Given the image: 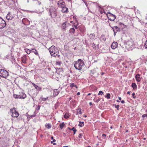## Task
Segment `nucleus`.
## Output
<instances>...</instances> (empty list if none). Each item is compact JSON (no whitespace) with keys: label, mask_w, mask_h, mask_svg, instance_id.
I'll return each mask as SVG.
<instances>
[{"label":"nucleus","mask_w":147,"mask_h":147,"mask_svg":"<svg viewBox=\"0 0 147 147\" xmlns=\"http://www.w3.org/2000/svg\"><path fill=\"white\" fill-rule=\"evenodd\" d=\"M84 65L83 61L80 59H78L77 61L74 62V65L75 68L78 70L82 69V67Z\"/></svg>","instance_id":"obj_1"},{"label":"nucleus","mask_w":147,"mask_h":147,"mask_svg":"<svg viewBox=\"0 0 147 147\" xmlns=\"http://www.w3.org/2000/svg\"><path fill=\"white\" fill-rule=\"evenodd\" d=\"M49 50L51 55L53 57H56L59 53L58 49L54 45H52L49 48Z\"/></svg>","instance_id":"obj_2"},{"label":"nucleus","mask_w":147,"mask_h":147,"mask_svg":"<svg viewBox=\"0 0 147 147\" xmlns=\"http://www.w3.org/2000/svg\"><path fill=\"white\" fill-rule=\"evenodd\" d=\"M50 15L52 19H55L57 16L56 9L54 7H51L49 9Z\"/></svg>","instance_id":"obj_3"},{"label":"nucleus","mask_w":147,"mask_h":147,"mask_svg":"<svg viewBox=\"0 0 147 147\" xmlns=\"http://www.w3.org/2000/svg\"><path fill=\"white\" fill-rule=\"evenodd\" d=\"M9 76L8 72L6 70L3 69H0V76L6 78Z\"/></svg>","instance_id":"obj_4"},{"label":"nucleus","mask_w":147,"mask_h":147,"mask_svg":"<svg viewBox=\"0 0 147 147\" xmlns=\"http://www.w3.org/2000/svg\"><path fill=\"white\" fill-rule=\"evenodd\" d=\"M10 111L12 113L11 116L12 117H17L19 115V114L16 111V109L13 107L10 109Z\"/></svg>","instance_id":"obj_5"},{"label":"nucleus","mask_w":147,"mask_h":147,"mask_svg":"<svg viewBox=\"0 0 147 147\" xmlns=\"http://www.w3.org/2000/svg\"><path fill=\"white\" fill-rule=\"evenodd\" d=\"M109 25L112 29L114 32V36L116 35V34L117 32H119L121 30L120 28L118 27L117 26H114L112 27L111 26L110 24H109Z\"/></svg>","instance_id":"obj_6"},{"label":"nucleus","mask_w":147,"mask_h":147,"mask_svg":"<svg viewBox=\"0 0 147 147\" xmlns=\"http://www.w3.org/2000/svg\"><path fill=\"white\" fill-rule=\"evenodd\" d=\"M107 16L108 20L112 21H114L116 18L115 16L110 12L108 13Z\"/></svg>","instance_id":"obj_7"},{"label":"nucleus","mask_w":147,"mask_h":147,"mask_svg":"<svg viewBox=\"0 0 147 147\" xmlns=\"http://www.w3.org/2000/svg\"><path fill=\"white\" fill-rule=\"evenodd\" d=\"M6 25V22L0 17V29H3Z\"/></svg>","instance_id":"obj_8"},{"label":"nucleus","mask_w":147,"mask_h":147,"mask_svg":"<svg viewBox=\"0 0 147 147\" xmlns=\"http://www.w3.org/2000/svg\"><path fill=\"white\" fill-rule=\"evenodd\" d=\"M70 25V24L67 23V22H65L63 23L61 26V28L62 30H65L66 28L68 25Z\"/></svg>","instance_id":"obj_9"},{"label":"nucleus","mask_w":147,"mask_h":147,"mask_svg":"<svg viewBox=\"0 0 147 147\" xmlns=\"http://www.w3.org/2000/svg\"><path fill=\"white\" fill-rule=\"evenodd\" d=\"M65 2L63 0H60L57 2V4L59 7H62L65 6Z\"/></svg>","instance_id":"obj_10"},{"label":"nucleus","mask_w":147,"mask_h":147,"mask_svg":"<svg viewBox=\"0 0 147 147\" xmlns=\"http://www.w3.org/2000/svg\"><path fill=\"white\" fill-rule=\"evenodd\" d=\"M18 94H19V96L20 98H21V99H24L26 97V94L23 92H19Z\"/></svg>","instance_id":"obj_11"},{"label":"nucleus","mask_w":147,"mask_h":147,"mask_svg":"<svg viewBox=\"0 0 147 147\" xmlns=\"http://www.w3.org/2000/svg\"><path fill=\"white\" fill-rule=\"evenodd\" d=\"M14 17V16L11 14L9 12L7 15L6 18L7 20H11Z\"/></svg>","instance_id":"obj_12"},{"label":"nucleus","mask_w":147,"mask_h":147,"mask_svg":"<svg viewBox=\"0 0 147 147\" xmlns=\"http://www.w3.org/2000/svg\"><path fill=\"white\" fill-rule=\"evenodd\" d=\"M118 43L116 42H113L112 44L111 47L112 49H114L117 47Z\"/></svg>","instance_id":"obj_13"},{"label":"nucleus","mask_w":147,"mask_h":147,"mask_svg":"<svg viewBox=\"0 0 147 147\" xmlns=\"http://www.w3.org/2000/svg\"><path fill=\"white\" fill-rule=\"evenodd\" d=\"M65 6L61 7L62 8V9L61 10V11L63 13H67L68 12V9Z\"/></svg>","instance_id":"obj_14"},{"label":"nucleus","mask_w":147,"mask_h":147,"mask_svg":"<svg viewBox=\"0 0 147 147\" xmlns=\"http://www.w3.org/2000/svg\"><path fill=\"white\" fill-rule=\"evenodd\" d=\"M26 55H24L22 57L21 60L22 62L24 64H26Z\"/></svg>","instance_id":"obj_15"},{"label":"nucleus","mask_w":147,"mask_h":147,"mask_svg":"<svg viewBox=\"0 0 147 147\" xmlns=\"http://www.w3.org/2000/svg\"><path fill=\"white\" fill-rule=\"evenodd\" d=\"M128 42V40H124L123 41V42L124 44V46L127 49V50L128 49V46L127 43Z\"/></svg>","instance_id":"obj_16"},{"label":"nucleus","mask_w":147,"mask_h":147,"mask_svg":"<svg viewBox=\"0 0 147 147\" xmlns=\"http://www.w3.org/2000/svg\"><path fill=\"white\" fill-rule=\"evenodd\" d=\"M135 78L137 82H140L141 80V78L140 77V75L139 74H137L136 75Z\"/></svg>","instance_id":"obj_17"},{"label":"nucleus","mask_w":147,"mask_h":147,"mask_svg":"<svg viewBox=\"0 0 147 147\" xmlns=\"http://www.w3.org/2000/svg\"><path fill=\"white\" fill-rule=\"evenodd\" d=\"M79 29L81 32L84 33L85 32V28L84 26H81L80 28Z\"/></svg>","instance_id":"obj_18"},{"label":"nucleus","mask_w":147,"mask_h":147,"mask_svg":"<svg viewBox=\"0 0 147 147\" xmlns=\"http://www.w3.org/2000/svg\"><path fill=\"white\" fill-rule=\"evenodd\" d=\"M63 72V69L62 68H57L56 71V72L58 74H60V72Z\"/></svg>","instance_id":"obj_19"},{"label":"nucleus","mask_w":147,"mask_h":147,"mask_svg":"<svg viewBox=\"0 0 147 147\" xmlns=\"http://www.w3.org/2000/svg\"><path fill=\"white\" fill-rule=\"evenodd\" d=\"M119 25L121 27V29H123V28H126L127 26L119 22Z\"/></svg>","instance_id":"obj_20"},{"label":"nucleus","mask_w":147,"mask_h":147,"mask_svg":"<svg viewBox=\"0 0 147 147\" xmlns=\"http://www.w3.org/2000/svg\"><path fill=\"white\" fill-rule=\"evenodd\" d=\"M75 30L74 28H71L69 30V33L71 34H74L75 33Z\"/></svg>","instance_id":"obj_21"},{"label":"nucleus","mask_w":147,"mask_h":147,"mask_svg":"<svg viewBox=\"0 0 147 147\" xmlns=\"http://www.w3.org/2000/svg\"><path fill=\"white\" fill-rule=\"evenodd\" d=\"M95 37V35L94 34H91L89 35V37L91 39H94Z\"/></svg>","instance_id":"obj_22"},{"label":"nucleus","mask_w":147,"mask_h":147,"mask_svg":"<svg viewBox=\"0 0 147 147\" xmlns=\"http://www.w3.org/2000/svg\"><path fill=\"white\" fill-rule=\"evenodd\" d=\"M77 110V114H82V112L81 111V109L80 108H79L78 109H76Z\"/></svg>","instance_id":"obj_23"},{"label":"nucleus","mask_w":147,"mask_h":147,"mask_svg":"<svg viewBox=\"0 0 147 147\" xmlns=\"http://www.w3.org/2000/svg\"><path fill=\"white\" fill-rule=\"evenodd\" d=\"M131 87L133 88V89L134 90L136 89H137V86L136 84L134 83H133L132 84Z\"/></svg>","instance_id":"obj_24"},{"label":"nucleus","mask_w":147,"mask_h":147,"mask_svg":"<svg viewBox=\"0 0 147 147\" xmlns=\"http://www.w3.org/2000/svg\"><path fill=\"white\" fill-rule=\"evenodd\" d=\"M77 23L76 24H74L75 23H74V24H73L72 25V26L73 28H75L76 29L78 28V22H77Z\"/></svg>","instance_id":"obj_25"},{"label":"nucleus","mask_w":147,"mask_h":147,"mask_svg":"<svg viewBox=\"0 0 147 147\" xmlns=\"http://www.w3.org/2000/svg\"><path fill=\"white\" fill-rule=\"evenodd\" d=\"M32 50L33 51L32 52H33L36 55H38V54L37 50L35 49H32Z\"/></svg>","instance_id":"obj_26"},{"label":"nucleus","mask_w":147,"mask_h":147,"mask_svg":"<svg viewBox=\"0 0 147 147\" xmlns=\"http://www.w3.org/2000/svg\"><path fill=\"white\" fill-rule=\"evenodd\" d=\"M59 93V92L57 91V90H54L53 95L55 96L57 95Z\"/></svg>","instance_id":"obj_27"},{"label":"nucleus","mask_w":147,"mask_h":147,"mask_svg":"<svg viewBox=\"0 0 147 147\" xmlns=\"http://www.w3.org/2000/svg\"><path fill=\"white\" fill-rule=\"evenodd\" d=\"M13 97L15 99H21V98H20V97L19 96L18 94H14L13 95Z\"/></svg>","instance_id":"obj_28"},{"label":"nucleus","mask_w":147,"mask_h":147,"mask_svg":"<svg viewBox=\"0 0 147 147\" xmlns=\"http://www.w3.org/2000/svg\"><path fill=\"white\" fill-rule=\"evenodd\" d=\"M130 21L131 22V23L132 24V25L134 27H135L134 26L135 25V22H134V20L131 18V19L130 20Z\"/></svg>","instance_id":"obj_29"},{"label":"nucleus","mask_w":147,"mask_h":147,"mask_svg":"<svg viewBox=\"0 0 147 147\" xmlns=\"http://www.w3.org/2000/svg\"><path fill=\"white\" fill-rule=\"evenodd\" d=\"M45 126L46 128L47 129H49L51 128V125L50 123H47L46 125H45Z\"/></svg>","instance_id":"obj_30"},{"label":"nucleus","mask_w":147,"mask_h":147,"mask_svg":"<svg viewBox=\"0 0 147 147\" xmlns=\"http://www.w3.org/2000/svg\"><path fill=\"white\" fill-rule=\"evenodd\" d=\"M69 129L70 130L73 131L74 134H76V132L77 131V130L75 127H73L71 129L69 128Z\"/></svg>","instance_id":"obj_31"},{"label":"nucleus","mask_w":147,"mask_h":147,"mask_svg":"<svg viewBox=\"0 0 147 147\" xmlns=\"http://www.w3.org/2000/svg\"><path fill=\"white\" fill-rule=\"evenodd\" d=\"M65 125V124L64 122H63L61 123H60L59 124L60 128H61V129H62L64 126Z\"/></svg>","instance_id":"obj_32"},{"label":"nucleus","mask_w":147,"mask_h":147,"mask_svg":"<svg viewBox=\"0 0 147 147\" xmlns=\"http://www.w3.org/2000/svg\"><path fill=\"white\" fill-rule=\"evenodd\" d=\"M79 124H78V126H79L80 127H82L84 125V122L82 121L81 122L80 121L79 122Z\"/></svg>","instance_id":"obj_33"},{"label":"nucleus","mask_w":147,"mask_h":147,"mask_svg":"<svg viewBox=\"0 0 147 147\" xmlns=\"http://www.w3.org/2000/svg\"><path fill=\"white\" fill-rule=\"evenodd\" d=\"M70 87L71 88H73V87H75L76 88H78V86H77L75 85V84L74 83H71L70 85Z\"/></svg>","instance_id":"obj_34"},{"label":"nucleus","mask_w":147,"mask_h":147,"mask_svg":"<svg viewBox=\"0 0 147 147\" xmlns=\"http://www.w3.org/2000/svg\"><path fill=\"white\" fill-rule=\"evenodd\" d=\"M131 45L133 48H134L135 45L132 41L129 42V45Z\"/></svg>","instance_id":"obj_35"},{"label":"nucleus","mask_w":147,"mask_h":147,"mask_svg":"<svg viewBox=\"0 0 147 147\" xmlns=\"http://www.w3.org/2000/svg\"><path fill=\"white\" fill-rule=\"evenodd\" d=\"M25 52L27 53V54H29L31 52V50L28 49H25Z\"/></svg>","instance_id":"obj_36"},{"label":"nucleus","mask_w":147,"mask_h":147,"mask_svg":"<svg viewBox=\"0 0 147 147\" xmlns=\"http://www.w3.org/2000/svg\"><path fill=\"white\" fill-rule=\"evenodd\" d=\"M40 98L41 99H42V100H43V101H45L46 100H47L48 98V97H47L46 98H43V97H42V96L40 97Z\"/></svg>","instance_id":"obj_37"},{"label":"nucleus","mask_w":147,"mask_h":147,"mask_svg":"<svg viewBox=\"0 0 147 147\" xmlns=\"http://www.w3.org/2000/svg\"><path fill=\"white\" fill-rule=\"evenodd\" d=\"M110 96H111V95H110V94H109V93H108L106 96H105V97L107 98L108 99H109L110 98Z\"/></svg>","instance_id":"obj_38"},{"label":"nucleus","mask_w":147,"mask_h":147,"mask_svg":"<svg viewBox=\"0 0 147 147\" xmlns=\"http://www.w3.org/2000/svg\"><path fill=\"white\" fill-rule=\"evenodd\" d=\"M100 99H101L100 98H98V99L96 100L95 98L93 100L94 101H95L96 102H99L100 101Z\"/></svg>","instance_id":"obj_39"},{"label":"nucleus","mask_w":147,"mask_h":147,"mask_svg":"<svg viewBox=\"0 0 147 147\" xmlns=\"http://www.w3.org/2000/svg\"><path fill=\"white\" fill-rule=\"evenodd\" d=\"M64 117L65 118H67L69 117V115L68 114L66 113L64 115Z\"/></svg>","instance_id":"obj_40"},{"label":"nucleus","mask_w":147,"mask_h":147,"mask_svg":"<svg viewBox=\"0 0 147 147\" xmlns=\"http://www.w3.org/2000/svg\"><path fill=\"white\" fill-rule=\"evenodd\" d=\"M26 21H28V20L26 18H24L22 20V23L25 24L24 22Z\"/></svg>","instance_id":"obj_41"},{"label":"nucleus","mask_w":147,"mask_h":147,"mask_svg":"<svg viewBox=\"0 0 147 147\" xmlns=\"http://www.w3.org/2000/svg\"><path fill=\"white\" fill-rule=\"evenodd\" d=\"M92 47L94 49H96V45L94 43H93L92 44Z\"/></svg>","instance_id":"obj_42"},{"label":"nucleus","mask_w":147,"mask_h":147,"mask_svg":"<svg viewBox=\"0 0 147 147\" xmlns=\"http://www.w3.org/2000/svg\"><path fill=\"white\" fill-rule=\"evenodd\" d=\"M113 105L115 106V107L116 108L117 110H119V105H116V104H114Z\"/></svg>","instance_id":"obj_43"},{"label":"nucleus","mask_w":147,"mask_h":147,"mask_svg":"<svg viewBox=\"0 0 147 147\" xmlns=\"http://www.w3.org/2000/svg\"><path fill=\"white\" fill-rule=\"evenodd\" d=\"M35 87L36 89L38 90H40L41 89V88L38 87V86L37 85L35 86Z\"/></svg>","instance_id":"obj_44"},{"label":"nucleus","mask_w":147,"mask_h":147,"mask_svg":"<svg viewBox=\"0 0 147 147\" xmlns=\"http://www.w3.org/2000/svg\"><path fill=\"white\" fill-rule=\"evenodd\" d=\"M40 105H38L36 108V110L38 111L40 110Z\"/></svg>","instance_id":"obj_45"},{"label":"nucleus","mask_w":147,"mask_h":147,"mask_svg":"<svg viewBox=\"0 0 147 147\" xmlns=\"http://www.w3.org/2000/svg\"><path fill=\"white\" fill-rule=\"evenodd\" d=\"M103 93V92L102 91H100L99 92V93L98 94V95H102Z\"/></svg>","instance_id":"obj_46"},{"label":"nucleus","mask_w":147,"mask_h":147,"mask_svg":"<svg viewBox=\"0 0 147 147\" xmlns=\"http://www.w3.org/2000/svg\"><path fill=\"white\" fill-rule=\"evenodd\" d=\"M106 136V135L105 134H103L102 136V139H104L105 138Z\"/></svg>","instance_id":"obj_47"},{"label":"nucleus","mask_w":147,"mask_h":147,"mask_svg":"<svg viewBox=\"0 0 147 147\" xmlns=\"http://www.w3.org/2000/svg\"><path fill=\"white\" fill-rule=\"evenodd\" d=\"M144 47L146 49H147V40L146 41L145 43Z\"/></svg>","instance_id":"obj_48"},{"label":"nucleus","mask_w":147,"mask_h":147,"mask_svg":"<svg viewBox=\"0 0 147 147\" xmlns=\"http://www.w3.org/2000/svg\"><path fill=\"white\" fill-rule=\"evenodd\" d=\"M62 63V62L61 61L57 62V65H60Z\"/></svg>","instance_id":"obj_49"},{"label":"nucleus","mask_w":147,"mask_h":147,"mask_svg":"<svg viewBox=\"0 0 147 147\" xmlns=\"http://www.w3.org/2000/svg\"><path fill=\"white\" fill-rule=\"evenodd\" d=\"M145 117H147V114H144L142 116V117L143 118H144Z\"/></svg>","instance_id":"obj_50"},{"label":"nucleus","mask_w":147,"mask_h":147,"mask_svg":"<svg viewBox=\"0 0 147 147\" xmlns=\"http://www.w3.org/2000/svg\"><path fill=\"white\" fill-rule=\"evenodd\" d=\"M132 95V96H133V97L134 98H136V96H135V94L134 92L133 93Z\"/></svg>","instance_id":"obj_51"},{"label":"nucleus","mask_w":147,"mask_h":147,"mask_svg":"<svg viewBox=\"0 0 147 147\" xmlns=\"http://www.w3.org/2000/svg\"><path fill=\"white\" fill-rule=\"evenodd\" d=\"M82 134H80L78 136V137L80 138H82Z\"/></svg>","instance_id":"obj_52"},{"label":"nucleus","mask_w":147,"mask_h":147,"mask_svg":"<svg viewBox=\"0 0 147 147\" xmlns=\"http://www.w3.org/2000/svg\"><path fill=\"white\" fill-rule=\"evenodd\" d=\"M131 59H129V65H131V64L133 62L131 61V62L130 61V60Z\"/></svg>","instance_id":"obj_53"},{"label":"nucleus","mask_w":147,"mask_h":147,"mask_svg":"<svg viewBox=\"0 0 147 147\" xmlns=\"http://www.w3.org/2000/svg\"><path fill=\"white\" fill-rule=\"evenodd\" d=\"M35 116H36V115H33L30 116V117L31 118H32V117H35Z\"/></svg>","instance_id":"obj_54"},{"label":"nucleus","mask_w":147,"mask_h":147,"mask_svg":"<svg viewBox=\"0 0 147 147\" xmlns=\"http://www.w3.org/2000/svg\"><path fill=\"white\" fill-rule=\"evenodd\" d=\"M96 49H98L99 48V45L98 44H97V45H96Z\"/></svg>","instance_id":"obj_55"},{"label":"nucleus","mask_w":147,"mask_h":147,"mask_svg":"<svg viewBox=\"0 0 147 147\" xmlns=\"http://www.w3.org/2000/svg\"><path fill=\"white\" fill-rule=\"evenodd\" d=\"M94 70H91V72H92V74H93L94 73Z\"/></svg>","instance_id":"obj_56"},{"label":"nucleus","mask_w":147,"mask_h":147,"mask_svg":"<svg viewBox=\"0 0 147 147\" xmlns=\"http://www.w3.org/2000/svg\"><path fill=\"white\" fill-rule=\"evenodd\" d=\"M83 1L85 3V4L87 6V4L86 2H85V1L84 0H83Z\"/></svg>","instance_id":"obj_57"},{"label":"nucleus","mask_w":147,"mask_h":147,"mask_svg":"<svg viewBox=\"0 0 147 147\" xmlns=\"http://www.w3.org/2000/svg\"><path fill=\"white\" fill-rule=\"evenodd\" d=\"M37 1L38 2V5H40L41 4V2H40L39 1H37Z\"/></svg>","instance_id":"obj_58"},{"label":"nucleus","mask_w":147,"mask_h":147,"mask_svg":"<svg viewBox=\"0 0 147 147\" xmlns=\"http://www.w3.org/2000/svg\"><path fill=\"white\" fill-rule=\"evenodd\" d=\"M73 18L74 20H75L76 22H77L76 18L75 16H73Z\"/></svg>","instance_id":"obj_59"},{"label":"nucleus","mask_w":147,"mask_h":147,"mask_svg":"<svg viewBox=\"0 0 147 147\" xmlns=\"http://www.w3.org/2000/svg\"><path fill=\"white\" fill-rule=\"evenodd\" d=\"M132 49H133L132 47H131V46L129 47V50H132Z\"/></svg>","instance_id":"obj_60"},{"label":"nucleus","mask_w":147,"mask_h":147,"mask_svg":"<svg viewBox=\"0 0 147 147\" xmlns=\"http://www.w3.org/2000/svg\"><path fill=\"white\" fill-rule=\"evenodd\" d=\"M53 141H52L51 142V143H52V144H53V145H55L56 144L55 143H53Z\"/></svg>","instance_id":"obj_61"},{"label":"nucleus","mask_w":147,"mask_h":147,"mask_svg":"<svg viewBox=\"0 0 147 147\" xmlns=\"http://www.w3.org/2000/svg\"><path fill=\"white\" fill-rule=\"evenodd\" d=\"M121 102L122 103H125V101L124 100H122L121 101Z\"/></svg>","instance_id":"obj_62"},{"label":"nucleus","mask_w":147,"mask_h":147,"mask_svg":"<svg viewBox=\"0 0 147 147\" xmlns=\"http://www.w3.org/2000/svg\"><path fill=\"white\" fill-rule=\"evenodd\" d=\"M32 85L34 87L35 86H36L35 84L34 83H32Z\"/></svg>","instance_id":"obj_63"},{"label":"nucleus","mask_w":147,"mask_h":147,"mask_svg":"<svg viewBox=\"0 0 147 147\" xmlns=\"http://www.w3.org/2000/svg\"><path fill=\"white\" fill-rule=\"evenodd\" d=\"M80 94V93L79 92L77 93V95H79Z\"/></svg>","instance_id":"obj_64"}]
</instances>
